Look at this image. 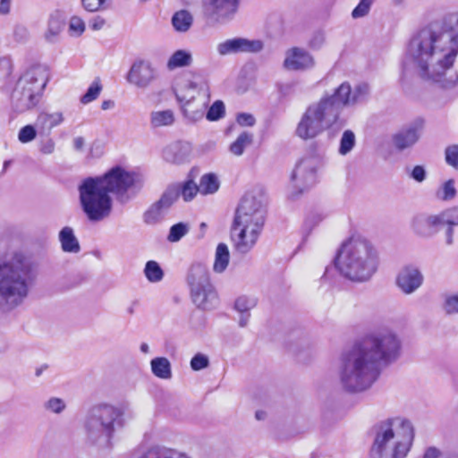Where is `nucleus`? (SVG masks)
Listing matches in <instances>:
<instances>
[{"label": "nucleus", "mask_w": 458, "mask_h": 458, "mask_svg": "<svg viewBox=\"0 0 458 458\" xmlns=\"http://www.w3.org/2000/svg\"><path fill=\"white\" fill-rule=\"evenodd\" d=\"M403 68L424 81L450 89L458 84V12L450 13L439 30H422L409 41Z\"/></svg>", "instance_id": "obj_1"}, {"label": "nucleus", "mask_w": 458, "mask_h": 458, "mask_svg": "<svg viewBox=\"0 0 458 458\" xmlns=\"http://www.w3.org/2000/svg\"><path fill=\"white\" fill-rule=\"evenodd\" d=\"M399 337L389 329L371 333L343 352L338 367L342 387L350 393L363 392L380 375L381 363L395 360L401 352Z\"/></svg>", "instance_id": "obj_2"}, {"label": "nucleus", "mask_w": 458, "mask_h": 458, "mask_svg": "<svg viewBox=\"0 0 458 458\" xmlns=\"http://www.w3.org/2000/svg\"><path fill=\"white\" fill-rule=\"evenodd\" d=\"M35 278L33 265L22 253L0 258V305L4 311H12L24 302Z\"/></svg>", "instance_id": "obj_3"}, {"label": "nucleus", "mask_w": 458, "mask_h": 458, "mask_svg": "<svg viewBox=\"0 0 458 458\" xmlns=\"http://www.w3.org/2000/svg\"><path fill=\"white\" fill-rule=\"evenodd\" d=\"M266 216L265 198L261 191L247 192L241 199L234 215L231 236L235 250L247 253L256 244Z\"/></svg>", "instance_id": "obj_4"}, {"label": "nucleus", "mask_w": 458, "mask_h": 458, "mask_svg": "<svg viewBox=\"0 0 458 458\" xmlns=\"http://www.w3.org/2000/svg\"><path fill=\"white\" fill-rule=\"evenodd\" d=\"M378 253L366 239L350 238L337 252L335 267L342 276L353 282L368 281L377 270Z\"/></svg>", "instance_id": "obj_5"}, {"label": "nucleus", "mask_w": 458, "mask_h": 458, "mask_svg": "<svg viewBox=\"0 0 458 458\" xmlns=\"http://www.w3.org/2000/svg\"><path fill=\"white\" fill-rule=\"evenodd\" d=\"M371 458H405L412 445L414 428L406 419L394 418L374 427Z\"/></svg>", "instance_id": "obj_6"}, {"label": "nucleus", "mask_w": 458, "mask_h": 458, "mask_svg": "<svg viewBox=\"0 0 458 458\" xmlns=\"http://www.w3.org/2000/svg\"><path fill=\"white\" fill-rule=\"evenodd\" d=\"M123 415L122 407L109 403L89 407L82 421L86 441L98 446H109L116 430L124 425Z\"/></svg>", "instance_id": "obj_7"}, {"label": "nucleus", "mask_w": 458, "mask_h": 458, "mask_svg": "<svg viewBox=\"0 0 458 458\" xmlns=\"http://www.w3.org/2000/svg\"><path fill=\"white\" fill-rule=\"evenodd\" d=\"M51 78L45 64L28 66L16 80L10 95L12 109L18 114L31 111L40 103Z\"/></svg>", "instance_id": "obj_8"}, {"label": "nucleus", "mask_w": 458, "mask_h": 458, "mask_svg": "<svg viewBox=\"0 0 458 458\" xmlns=\"http://www.w3.org/2000/svg\"><path fill=\"white\" fill-rule=\"evenodd\" d=\"M343 125L339 111L329 98H320L310 103L301 114L295 134L301 140H313L324 131L339 129Z\"/></svg>", "instance_id": "obj_9"}, {"label": "nucleus", "mask_w": 458, "mask_h": 458, "mask_svg": "<svg viewBox=\"0 0 458 458\" xmlns=\"http://www.w3.org/2000/svg\"><path fill=\"white\" fill-rule=\"evenodd\" d=\"M79 194L81 209L89 221L99 222L110 216L112 199L97 178L84 180L79 186Z\"/></svg>", "instance_id": "obj_10"}, {"label": "nucleus", "mask_w": 458, "mask_h": 458, "mask_svg": "<svg viewBox=\"0 0 458 458\" xmlns=\"http://www.w3.org/2000/svg\"><path fill=\"white\" fill-rule=\"evenodd\" d=\"M102 183L106 191L114 193L119 199L124 201L128 199L127 192L142 183L141 176L124 168L116 166L112 168L105 175L96 177Z\"/></svg>", "instance_id": "obj_11"}, {"label": "nucleus", "mask_w": 458, "mask_h": 458, "mask_svg": "<svg viewBox=\"0 0 458 458\" xmlns=\"http://www.w3.org/2000/svg\"><path fill=\"white\" fill-rule=\"evenodd\" d=\"M321 165V159L318 156H308L303 157L296 165L292 177L291 195H295V190L301 192L306 188L312 186L317 180V171Z\"/></svg>", "instance_id": "obj_12"}, {"label": "nucleus", "mask_w": 458, "mask_h": 458, "mask_svg": "<svg viewBox=\"0 0 458 458\" xmlns=\"http://www.w3.org/2000/svg\"><path fill=\"white\" fill-rule=\"evenodd\" d=\"M369 95V86L367 84H359L354 88L348 82L340 84L331 95H324L322 98H329L333 104L341 112L344 107H351L364 101Z\"/></svg>", "instance_id": "obj_13"}, {"label": "nucleus", "mask_w": 458, "mask_h": 458, "mask_svg": "<svg viewBox=\"0 0 458 458\" xmlns=\"http://www.w3.org/2000/svg\"><path fill=\"white\" fill-rule=\"evenodd\" d=\"M158 72L155 65L147 59H136L128 70L126 81L139 89H146L157 79Z\"/></svg>", "instance_id": "obj_14"}, {"label": "nucleus", "mask_w": 458, "mask_h": 458, "mask_svg": "<svg viewBox=\"0 0 458 458\" xmlns=\"http://www.w3.org/2000/svg\"><path fill=\"white\" fill-rule=\"evenodd\" d=\"M240 0H205L206 16L218 23L231 21L238 12Z\"/></svg>", "instance_id": "obj_15"}, {"label": "nucleus", "mask_w": 458, "mask_h": 458, "mask_svg": "<svg viewBox=\"0 0 458 458\" xmlns=\"http://www.w3.org/2000/svg\"><path fill=\"white\" fill-rule=\"evenodd\" d=\"M263 47L264 43L259 39L233 38L218 43L216 52L219 55L225 56L239 53H259Z\"/></svg>", "instance_id": "obj_16"}, {"label": "nucleus", "mask_w": 458, "mask_h": 458, "mask_svg": "<svg viewBox=\"0 0 458 458\" xmlns=\"http://www.w3.org/2000/svg\"><path fill=\"white\" fill-rule=\"evenodd\" d=\"M424 276L419 267L413 264L403 266L395 277V284L404 294L415 293L423 284Z\"/></svg>", "instance_id": "obj_17"}, {"label": "nucleus", "mask_w": 458, "mask_h": 458, "mask_svg": "<svg viewBox=\"0 0 458 458\" xmlns=\"http://www.w3.org/2000/svg\"><path fill=\"white\" fill-rule=\"evenodd\" d=\"M315 65L314 57L301 47H292L285 52L284 66L290 71H303Z\"/></svg>", "instance_id": "obj_18"}, {"label": "nucleus", "mask_w": 458, "mask_h": 458, "mask_svg": "<svg viewBox=\"0 0 458 458\" xmlns=\"http://www.w3.org/2000/svg\"><path fill=\"white\" fill-rule=\"evenodd\" d=\"M446 225L442 212L430 215H418L411 221L413 231L420 235H429L433 229Z\"/></svg>", "instance_id": "obj_19"}, {"label": "nucleus", "mask_w": 458, "mask_h": 458, "mask_svg": "<svg viewBox=\"0 0 458 458\" xmlns=\"http://www.w3.org/2000/svg\"><path fill=\"white\" fill-rule=\"evenodd\" d=\"M190 293L194 305L204 311L210 310L218 303L217 293L213 284L191 290Z\"/></svg>", "instance_id": "obj_20"}, {"label": "nucleus", "mask_w": 458, "mask_h": 458, "mask_svg": "<svg viewBox=\"0 0 458 458\" xmlns=\"http://www.w3.org/2000/svg\"><path fill=\"white\" fill-rule=\"evenodd\" d=\"M174 191H165L161 199L153 204L144 214V221L148 225L158 223L164 216L165 212L174 202Z\"/></svg>", "instance_id": "obj_21"}, {"label": "nucleus", "mask_w": 458, "mask_h": 458, "mask_svg": "<svg viewBox=\"0 0 458 458\" xmlns=\"http://www.w3.org/2000/svg\"><path fill=\"white\" fill-rule=\"evenodd\" d=\"M186 281L190 291L212 284L208 269L202 263H194L190 267Z\"/></svg>", "instance_id": "obj_22"}, {"label": "nucleus", "mask_w": 458, "mask_h": 458, "mask_svg": "<svg viewBox=\"0 0 458 458\" xmlns=\"http://www.w3.org/2000/svg\"><path fill=\"white\" fill-rule=\"evenodd\" d=\"M191 154V145L188 142L177 141L167 146L164 150V157L170 163L184 162Z\"/></svg>", "instance_id": "obj_23"}, {"label": "nucleus", "mask_w": 458, "mask_h": 458, "mask_svg": "<svg viewBox=\"0 0 458 458\" xmlns=\"http://www.w3.org/2000/svg\"><path fill=\"white\" fill-rule=\"evenodd\" d=\"M420 131L418 127L411 126L400 131L394 136V144L399 150L412 147L420 139Z\"/></svg>", "instance_id": "obj_24"}, {"label": "nucleus", "mask_w": 458, "mask_h": 458, "mask_svg": "<svg viewBox=\"0 0 458 458\" xmlns=\"http://www.w3.org/2000/svg\"><path fill=\"white\" fill-rule=\"evenodd\" d=\"M193 63V56L190 50L177 49L167 59L165 67L168 71L190 67Z\"/></svg>", "instance_id": "obj_25"}, {"label": "nucleus", "mask_w": 458, "mask_h": 458, "mask_svg": "<svg viewBox=\"0 0 458 458\" xmlns=\"http://www.w3.org/2000/svg\"><path fill=\"white\" fill-rule=\"evenodd\" d=\"M64 20L57 13H52L49 16L47 29L44 32L43 38L46 42L54 44L57 42L59 35L63 30Z\"/></svg>", "instance_id": "obj_26"}, {"label": "nucleus", "mask_w": 458, "mask_h": 458, "mask_svg": "<svg viewBox=\"0 0 458 458\" xmlns=\"http://www.w3.org/2000/svg\"><path fill=\"white\" fill-rule=\"evenodd\" d=\"M58 238L61 243L62 250L64 252L78 253L80 251V243L72 227H64L59 232Z\"/></svg>", "instance_id": "obj_27"}, {"label": "nucleus", "mask_w": 458, "mask_h": 458, "mask_svg": "<svg viewBox=\"0 0 458 458\" xmlns=\"http://www.w3.org/2000/svg\"><path fill=\"white\" fill-rule=\"evenodd\" d=\"M166 191H174V201L182 196L184 201H191L199 192L198 185L191 180L170 187Z\"/></svg>", "instance_id": "obj_28"}, {"label": "nucleus", "mask_w": 458, "mask_h": 458, "mask_svg": "<svg viewBox=\"0 0 458 458\" xmlns=\"http://www.w3.org/2000/svg\"><path fill=\"white\" fill-rule=\"evenodd\" d=\"M230 252L225 243H219L216 246L213 271L217 274L223 273L228 267Z\"/></svg>", "instance_id": "obj_29"}, {"label": "nucleus", "mask_w": 458, "mask_h": 458, "mask_svg": "<svg viewBox=\"0 0 458 458\" xmlns=\"http://www.w3.org/2000/svg\"><path fill=\"white\" fill-rule=\"evenodd\" d=\"M219 187L220 181L217 175L212 173L203 174L198 185L199 193L201 195L214 194L218 191Z\"/></svg>", "instance_id": "obj_30"}, {"label": "nucleus", "mask_w": 458, "mask_h": 458, "mask_svg": "<svg viewBox=\"0 0 458 458\" xmlns=\"http://www.w3.org/2000/svg\"><path fill=\"white\" fill-rule=\"evenodd\" d=\"M193 23L191 13L186 10H180L172 17V25L177 32H187Z\"/></svg>", "instance_id": "obj_31"}, {"label": "nucleus", "mask_w": 458, "mask_h": 458, "mask_svg": "<svg viewBox=\"0 0 458 458\" xmlns=\"http://www.w3.org/2000/svg\"><path fill=\"white\" fill-rule=\"evenodd\" d=\"M151 371L158 378L170 379L172 377V368L168 359L157 357L150 361Z\"/></svg>", "instance_id": "obj_32"}, {"label": "nucleus", "mask_w": 458, "mask_h": 458, "mask_svg": "<svg viewBox=\"0 0 458 458\" xmlns=\"http://www.w3.org/2000/svg\"><path fill=\"white\" fill-rule=\"evenodd\" d=\"M174 121V113L171 109L153 111L150 114V124L154 128L170 126Z\"/></svg>", "instance_id": "obj_33"}, {"label": "nucleus", "mask_w": 458, "mask_h": 458, "mask_svg": "<svg viewBox=\"0 0 458 458\" xmlns=\"http://www.w3.org/2000/svg\"><path fill=\"white\" fill-rule=\"evenodd\" d=\"M207 109V103L205 101L199 103L195 106L194 103L187 100L183 105L184 116L191 123L200 121L205 114Z\"/></svg>", "instance_id": "obj_34"}, {"label": "nucleus", "mask_w": 458, "mask_h": 458, "mask_svg": "<svg viewBox=\"0 0 458 458\" xmlns=\"http://www.w3.org/2000/svg\"><path fill=\"white\" fill-rule=\"evenodd\" d=\"M64 122V114L62 112L47 113L42 112L38 114L37 123L43 128L51 130L60 125Z\"/></svg>", "instance_id": "obj_35"}, {"label": "nucleus", "mask_w": 458, "mask_h": 458, "mask_svg": "<svg viewBox=\"0 0 458 458\" xmlns=\"http://www.w3.org/2000/svg\"><path fill=\"white\" fill-rule=\"evenodd\" d=\"M252 140L253 135L243 131L231 143L229 150L233 156L240 157L244 153L245 148L252 143Z\"/></svg>", "instance_id": "obj_36"}, {"label": "nucleus", "mask_w": 458, "mask_h": 458, "mask_svg": "<svg viewBox=\"0 0 458 458\" xmlns=\"http://www.w3.org/2000/svg\"><path fill=\"white\" fill-rule=\"evenodd\" d=\"M144 275L150 283H158L164 277V271L159 264L155 260H149L144 267Z\"/></svg>", "instance_id": "obj_37"}, {"label": "nucleus", "mask_w": 458, "mask_h": 458, "mask_svg": "<svg viewBox=\"0 0 458 458\" xmlns=\"http://www.w3.org/2000/svg\"><path fill=\"white\" fill-rule=\"evenodd\" d=\"M140 458H188L174 449L166 448H152L146 452Z\"/></svg>", "instance_id": "obj_38"}, {"label": "nucleus", "mask_w": 458, "mask_h": 458, "mask_svg": "<svg viewBox=\"0 0 458 458\" xmlns=\"http://www.w3.org/2000/svg\"><path fill=\"white\" fill-rule=\"evenodd\" d=\"M355 143L356 137L354 132L351 130L344 131L340 140L339 154L342 156L347 155L352 150Z\"/></svg>", "instance_id": "obj_39"}, {"label": "nucleus", "mask_w": 458, "mask_h": 458, "mask_svg": "<svg viewBox=\"0 0 458 458\" xmlns=\"http://www.w3.org/2000/svg\"><path fill=\"white\" fill-rule=\"evenodd\" d=\"M257 305V299L252 296L241 295L234 301V310L239 313H247Z\"/></svg>", "instance_id": "obj_40"}, {"label": "nucleus", "mask_w": 458, "mask_h": 458, "mask_svg": "<svg viewBox=\"0 0 458 458\" xmlns=\"http://www.w3.org/2000/svg\"><path fill=\"white\" fill-rule=\"evenodd\" d=\"M436 196L441 200H451L456 196V189L454 186V180L449 179L445 182L441 187L437 191Z\"/></svg>", "instance_id": "obj_41"}, {"label": "nucleus", "mask_w": 458, "mask_h": 458, "mask_svg": "<svg viewBox=\"0 0 458 458\" xmlns=\"http://www.w3.org/2000/svg\"><path fill=\"white\" fill-rule=\"evenodd\" d=\"M102 90V85L99 79H96L89 87L86 93L81 96V102L87 105L96 100Z\"/></svg>", "instance_id": "obj_42"}, {"label": "nucleus", "mask_w": 458, "mask_h": 458, "mask_svg": "<svg viewBox=\"0 0 458 458\" xmlns=\"http://www.w3.org/2000/svg\"><path fill=\"white\" fill-rule=\"evenodd\" d=\"M225 107L222 101L216 100L207 111L206 118L208 121H217L225 116Z\"/></svg>", "instance_id": "obj_43"}, {"label": "nucleus", "mask_w": 458, "mask_h": 458, "mask_svg": "<svg viewBox=\"0 0 458 458\" xmlns=\"http://www.w3.org/2000/svg\"><path fill=\"white\" fill-rule=\"evenodd\" d=\"M86 26L84 21L78 17L72 16L68 24V32L72 37H80L85 31Z\"/></svg>", "instance_id": "obj_44"}, {"label": "nucleus", "mask_w": 458, "mask_h": 458, "mask_svg": "<svg viewBox=\"0 0 458 458\" xmlns=\"http://www.w3.org/2000/svg\"><path fill=\"white\" fill-rule=\"evenodd\" d=\"M189 231V227L186 224L178 223L174 225L170 228L169 234L167 236V240L171 242H176L180 241Z\"/></svg>", "instance_id": "obj_45"}, {"label": "nucleus", "mask_w": 458, "mask_h": 458, "mask_svg": "<svg viewBox=\"0 0 458 458\" xmlns=\"http://www.w3.org/2000/svg\"><path fill=\"white\" fill-rule=\"evenodd\" d=\"M112 0H81L83 8L88 12H98L106 10Z\"/></svg>", "instance_id": "obj_46"}, {"label": "nucleus", "mask_w": 458, "mask_h": 458, "mask_svg": "<svg viewBox=\"0 0 458 458\" xmlns=\"http://www.w3.org/2000/svg\"><path fill=\"white\" fill-rule=\"evenodd\" d=\"M44 408L53 413L60 414L66 408V403L62 398L51 397L45 403Z\"/></svg>", "instance_id": "obj_47"}, {"label": "nucleus", "mask_w": 458, "mask_h": 458, "mask_svg": "<svg viewBox=\"0 0 458 458\" xmlns=\"http://www.w3.org/2000/svg\"><path fill=\"white\" fill-rule=\"evenodd\" d=\"M443 307L447 313L458 314V291L445 294Z\"/></svg>", "instance_id": "obj_48"}, {"label": "nucleus", "mask_w": 458, "mask_h": 458, "mask_svg": "<svg viewBox=\"0 0 458 458\" xmlns=\"http://www.w3.org/2000/svg\"><path fill=\"white\" fill-rule=\"evenodd\" d=\"M37 137V130L33 125L28 124L21 128L18 133V140L21 143L26 144L33 141Z\"/></svg>", "instance_id": "obj_49"}, {"label": "nucleus", "mask_w": 458, "mask_h": 458, "mask_svg": "<svg viewBox=\"0 0 458 458\" xmlns=\"http://www.w3.org/2000/svg\"><path fill=\"white\" fill-rule=\"evenodd\" d=\"M322 221V216L318 214H311L306 217L302 225V233L309 235L312 230Z\"/></svg>", "instance_id": "obj_50"}, {"label": "nucleus", "mask_w": 458, "mask_h": 458, "mask_svg": "<svg viewBox=\"0 0 458 458\" xmlns=\"http://www.w3.org/2000/svg\"><path fill=\"white\" fill-rule=\"evenodd\" d=\"M13 70V62L11 56H0V79L9 77Z\"/></svg>", "instance_id": "obj_51"}, {"label": "nucleus", "mask_w": 458, "mask_h": 458, "mask_svg": "<svg viewBox=\"0 0 458 458\" xmlns=\"http://www.w3.org/2000/svg\"><path fill=\"white\" fill-rule=\"evenodd\" d=\"M442 214L447 226L458 225V206L446 208L442 211Z\"/></svg>", "instance_id": "obj_52"}, {"label": "nucleus", "mask_w": 458, "mask_h": 458, "mask_svg": "<svg viewBox=\"0 0 458 458\" xmlns=\"http://www.w3.org/2000/svg\"><path fill=\"white\" fill-rule=\"evenodd\" d=\"M373 0H360L359 4L353 9L352 16L353 19L364 17L369 12Z\"/></svg>", "instance_id": "obj_53"}, {"label": "nucleus", "mask_w": 458, "mask_h": 458, "mask_svg": "<svg viewBox=\"0 0 458 458\" xmlns=\"http://www.w3.org/2000/svg\"><path fill=\"white\" fill-rule=\"evenodd\" d=\"M209 365V360L208 356L202 353H197L191 360V368L195 371L206 369Z\"/></svg>", "instance_id": "obj_54"}, {"label": "nucleus", "mask_w": 458, "mask_h": 458, "mask_svg": "<svg viewBox=\"0 0 458 458\" xmlns=\"http://www.w3.org/2000/svg\"><path fill=\"white\" fill-rule=\"evenodd\" d=\"M445 160L448 165L458 170V145L446 148Z\"/></svg>", "instance_id": "obj_55"}, {"label": "nucleus", "mask_w": 458, "mask_h": 458, "mask_svg": "<svg viewBox=\"0 0 458 458\" xmlns=\"http://www.w3.org/2000/svg\"><path fill=\"white\" fill-rule=\"evenodd\" d=\"M38 150L42 155H52L55 150V142L51 138H46L39 141Z\"/></svg>", "instance_id": "obj_56"}, {"label": "nucleus", "mask_w": 458, "mask_h": 458, "mask_svg": "<svg viewBox=\"0 0 458 458\" xmlns=\"http://www.w3.org/2000/svg\"><path fill=\"white\" fill-rule=\"evenodd\" d=\"M325 41L326 36L324 32L317 31L312 35V37L309 40L308 45L311 49L318 50L323 47Z\"/></svg>", "instance_id": "obj_57"}, {"label": "nucleus", "mask_w": 458, "mask_h": 458, "mask_svg": "<svg viewBox=\"0 0 458 458\" xmlns=\"http://www.w3.org/2000/svg\"><path fill=\"white\" fill-rule=\"evenodd\" d=\"M236 122L241 126H253L256 123L254 116L248 113H241L236 117Z\"/></svg>", "instance_id": "obj_58"}, {"label": "nucleus", "mask_w": 458, "mask_h": 458, "mask_svg": "<svg viewBox=\"0 0 458 458\" xmlns=\"http://www.w3.org/2000/svg\"><path fill=\"white\" fill-rule=\"evenodd\" d=\"M410 175L416 182H422L426 179V170L422 165H416Z\"/></svg>", "instance_id": "obj_59"}, {"label": "nucleus", "mask_w": 458, "mask_h": 458, "mask_svg": "<svg viewBox=\"0 0 458 458\" xmlns=\"http://www.w3.org/2000/svg\"><path fill=\"white\" fill-rule=\"evenodd\" d=\"M106 24L104 18L97 16L94 17L89 22V28L93 30H100Z\"/></svg>", "instance_id": "obj_60"}, {"label": "nucleus", "mask_w": 458, "mask_h": 458, "mask_svg": "<svg viewBox=\"0 0 458 458\" xmlns=\"http://www.w3.org/2000/svg\"><path fill=\"white\" fill-rule=\"evenodd\" d=\"M12 0H0V14L7 15L11 12Z\"/></svg>", "instance_id": "obj_61"}, {"label": "nucleus", "mask_w": 458, "mask_h": 458, "mask_svg": "<svg viewBox=\"0 0 458 458\" xmlns=\"http://www.w3.org/2000/svg\"><path fill=\"white\" fill-rule=\"evenodd\" d=\"M72 143H73V147L76 150L81 151L84 148L85 140H84V138H82V137H76L73 139Z\"/></svg>", "instance_id": "obj_62"}, {"label": "nucleus", "mask_w": 458, "mask_h": 458, "mask_svg": "<svg viewBox=\"0 0 458 458\" xmlns=\"http://www.w3.org/2000/svg\"><path fill=\"white\" fill-rule=\"evenodd\" d=\"M454 226H448L445 232V237H446V243L448 245H451L454 242L453 235H454Z\"/></svg>", "instance_id": "obj_63"}, {"label": "nucleus", "mask_w": 458, "mask_h": 458, "mask_svg": "<svg viewBox=\"0 0 458 458\" xmlns=\"http://www.w3.org/2000/svg\"><path fill=\"white\" fill-rule=\"evenodd\" d=\"M114 102L111 100H106L102 102L101 107L103 110H107L111 107H113Z\"/></svg>", "instance_id": "obj_64"}]
</instances>
